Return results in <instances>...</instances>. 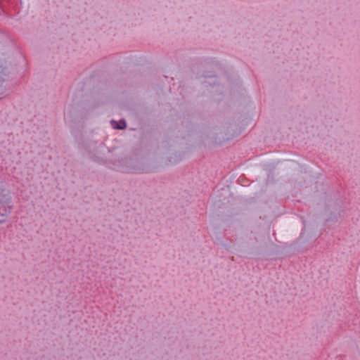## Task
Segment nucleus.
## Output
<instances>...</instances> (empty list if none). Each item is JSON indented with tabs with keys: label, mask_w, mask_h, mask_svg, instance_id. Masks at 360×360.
Here are the masks:
<instances>
[{
	"label": "nucleus",
	"mask_w": 360,
	"mask_h": 360,
	"mask_svg": "<svg viewBox=\"0 0 360 360\" xmlns=\"http://www.w3.org/2000/svg\"><path fill=\"white\" fill-rule=\"evenodd\" d=\"M111 125L115 129H122L126 127V123L123 120H121L119 124H117L115 121H112Z\"/></svg>",
	"instance_id": "obj_1"
},
{
	"label": "nucleus",
	"mask_w": 360,
	"mask_h": 360,
	"mask_svg": "<svg viewBox=\"0 0 360 360\" xmlns=\"http://www.w3.org/2000/svg\"><path fill=\"white\" fill-rule=\"evenodd\" d=\"M4 192H5V191L0 188V203L3 201L4 198L6 197Z\"/></svg>",
	"instance_id": "obj_2"
}]
</instances>
